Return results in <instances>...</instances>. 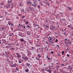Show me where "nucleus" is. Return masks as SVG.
<instances>
[{"label":"nucleus","instance_id":"nucleus-36","mask_svg":"<svg viewBox=\"0 0 73 73\" xmlns=\"http://www.w3.org/2000/svg\"><path fill=\"white\" fill-rule=\"evenodd\" d=\"M56 42H57V41H58V40L57 39H56Z\"/></svg>","mask_w":73,"mask_h":73},{"label":"nucleus","instance_id":"nucleus-10","mask_svg":"<svg viewBox=\"0 0 73 73\" xmlns=\"http://www.w3.org/2000/svg\"><path fill=\"white\" fill-rule=\"evenodd\" d=\"M55 16H56V18L57 19L58 17V14H57L56 15H55Z\"/></svg>","mask_w":73,"mask_h":73},{"label":"nucleus","instance_id":"nucleus-40","mask_svg":"<svg viewBox=\"0 0 73 73\" xmlns=\"http://www.w3.org/2000/svg\"><path fill=\"white\" fill-rule=\"evenodd\" d=\"M68 28H70V25H69L68 26Z\"/></svg>","mask_w":73,"mask_h":73},{"label":"nucleus","instance_id":"nucleus-6","mask_svg":"<svg viewBox=\"0 0 73 73\" xmlns=\"http://www.w3.org/2000/svg\"><path fill=\"white\" fill-rule=\"evenodd\" d=\"M25 54H23L22 55V58H23L24 59V58H25Z\"/></svg>","mask_w":73,"mask_h":73},{"label":"nucleus","instance_id":"nucleus-59","mask_svg":"<svg viewBox=\"0 0 73 73\" xmlns=\"http://www.w3.org/2000/svg\"><path fill=\"white\" fill-rule=\"evenodd\" d=\"M71 36H73V34H71Z\"/></svg>","mask_w":73,"mask_h":73},{"label":"nucleus","instance_id":"nucleus-25","mask_svg":"<svg viewBox=\"0 0 73 73\" xmlns=\"http://www.w3.org/2000/svg\"><path fill=\"white\" fill-rule=\"evenodd\" d=\"M68 9H70V10H72V9H71V8L69 7H68Z\"/></svg>","mask_w":73,"mask_h":73},{"label":"nucleus","instance_id":"nucleus-62","mask_svg":"<svg viewBox=\"0 0 73 73\" xmlns=\"http://www.w3.org/2000/svg\"><path fill=\"white\" fill-rule=\"evenodd\" d=\"M8 46H6V48H8Z\"/></svg>","mask_w":73,"mask_h":73},{"label":"nucleus","instance_id":"nucleus-37","mask_svg":"<svg viewBox=\"0 0 73 73\" xmlns=\"http://www.w3.org/2000/svg\"><path fill=\"white\" fill-rule=\"evenodd\" d=\"M51 53L52 54H53L54 52H53V51H51Z\"/></svg>","mask_w":73,"mask_h":73},{"label":"nucleus","instance_id":"nucleus-45","mask_svg":"<svg viewBox=\"0 0 73 73\" xmlns=\"http://www.w3.org/2000/svg\"><path fill=\"white\" fill-rule=\"evenodd\" d=\"M8 24L9 25H10L11 24V23H8Z\"/></svg>","mask_w":73,"mask_h":73},{"label":"nucleus","instance_id":"nucleus-43","mask_svg":"<svg viewBox=\"0 0 73 73\" xmlns=\"http://www.w3.org/2000/svg\"><path fill=\"white\" fill-rule=\"evenodd\" d=\"M27 27L28 28H30V26L29 25L27 26Z\"/></svg>","mask_w":73,"mask_h":73},{"label":"nucleus","instance_id":"nucleus-16","mask_svg":"<svg viewBox=\"0 0 73 73\" xmlns=\"http://www.w3.org/2000/svg\"><path fill=\"white\" fill-rule=\"evenodd\" d=\"M51 66V67L52 68V67L53 66V63H52Z\"/></svg>","mask_w":73,"mask_h":73},{"label":"nucleus","instance_id":"nucleus-30","mask_svg":"<svg viewBox=\"0 0 73 73\" xmlns=\"http://www.w3.org/2000/svg\"><path fill=\"white\" fill-rule=\"evenodd\" d=\"M48 72L49 73H51V70H49V71H48Z\"/></svg>","mask_w":73,"mask_h":73},{"label":"nucleus","instance_id":"nucleus-27","mask_svg":"<svg viewBox=\"0 0 73 73\" xmlns=\"http://www.w3.org/2000/svg\"><path fill=\"white\" fill-rule=\"evenodd\" d=\"M46 58H47L48 59H50V58H48V55H47V56H46Z\"/></svg>","mask_w":73,"mask_h":73},{"label":"nucleus","instance_id":"nucleus-42","mask_svg":"<svg viewBox=\"0 0 73 73\" xmlns=\"http://www.w3.org/2000/svg\"><path fill=\"white\" fill-rule=\"evenodd\" d=\"M64 53V51H63L62 52V54H63Z\"/></svg>","mask_w":73,"mask_h":73},{"label":"nucleus","instance_id":"nucleus-55","mask_svg":"<svg viewBox=\"0 0 73 73\" xmlns=\"http://www.w3.org/2000/svg\"><path fill=\"white\" fill-rule=\"evenodd\" d=\"M62 65L63 66H65V65H64L63 64H62Z\"/></svg>","mask_w":73,"mask_h":73},{"label":"nucleus","instance_id":"nucleus-64","mask_svg":"<svg viewBox=\"0 0 73 73\" xmlns=\"http://www.w3.org/2000/svg\"><path fill=\"white\" fill-rule=\"evenodd\" d=\"M71 29H72L73 30V28H72V27L71 28Z\"/></svg>","mask_w":73,"mask_h":73},{"label":"nucleus","instance_id":"nucleus-2","mask_svg":"<svg viewBox=\"0 0 73 73\" xmlns=\"http://www.w3.org/2000/svg\"><path fill=\"white\" fill-rule=\"evenodd\" d=\"M17 65H18L16 63H15L13 65H11L12 66H13V67H14V68H16V66H17Z\"/></svg>","mask_w":73,"mask_h":73},{"label":"nucleus","instance_id":"nucleus-32","mask_svg":"<svg viewBox=\"0 0 73 73\" xmlns=\"http://www.w3.org/2000/svg\"><path fill=\"white\" fill-rule=\"evenodd\" d=\"M18 61L20 64L21 63V61Z\"/></svg>","mask_w":73,"mask_h":73},{"label":"nucleus","instance_id":"nucleus-28","mask_svg":"<svg viewBox=\"0 0 73 73\" xmlns=\"http://www.w3.org/2000/svg\"><path fill=\"white\" fill-rule=\"evenodd\" d=\"M16 70H19V68H16Z\"/></svg>","mask_w":73,"mask_h":73},{"label":"nucleus","instance_id":"nucleus-14","mask_svg":"<svg viewBox=\"0 0 73 73\" xmlns=\"http://www.w3.org/2000/svg\"><path fill=\"white\" fill-rule=\"evenodd\" d=\"M32 50H34V49H35V47H32Z\"/></svg>","mask_w":73,"mask_h":73},{"label":"nucleus","instance_id":"nucleus-38","mask_svg":"<svg viewBox=\"0 0 73 73\" xmlns=\"http://www.w3.org/2000/svg\"><path fill=\"white\" fill-rule=\"evenodd\" d=\"M52 40V38H50V40L51 41V40Z\"/></svg>","mask_w":73,"mask_h":73},{"label":"nucleus","instance_id":"nucleus-51","mask_svg":"<svg viewBox=\"0 0 73 73\" xmlns=\"http://www.w3.org/2000/svg\"><path fill=\"white\" fill-rule=\"evenodd\" d=\"M37 46H40V45H37Z\"/></svg>","mask_w":73,"mask_h":73},{"label":"nucleus","instance_id":"nucleus-60","mask_svg":"<svg viewBox=\"0 0 73 73\" xmlns=\"http://www.w3.org/2000/svg\"><path fill=\"white\" fill-rule=\"evenodd\" d=\"M49 70H46V71H47V72H49Z\"/></svg>","mask_w":73,"mask_h":73},{"label":"nucleus","instance_id":"nucleus-39","mask_svg":"<svg viewBox=\"0 0 73 73\" xmlns=\"http://www.w3.org/2000/svg\"><path fill=\"white\" fill-rule=\"evenodd\" d=\"M22 18H23V19H24V18H25V16H23L22 17Z\"/></svg>","mask_w":73,"mask_h":73},{"label":"nucleus","instance_id":"nucleus-9","mask_svg":"<svg viewBox=\"0 0 73 73\" xmlns=\"http://www.w3.org/2000/svg\"><path fill=\"white\" fill-rule=\"evenodd\" d=\"M25 72H29V70L28 69V68L26 70H25Z\"/></svg>","mask_w":73,"mask_h":73},{"label":"nucleus","instance_id":"nucleus-44","mask_svg":"<svg viewBox=\"0 0 73 73\" xmlns=\"http://www.w3.org/2000/svg\"><path fill=\"white\" fill-rule=\"evenodd\" d=\"M30 10H31V11H34V10H32L31 9H29Z\"/></svg>","mask_w":73,"mask_h":73},{"label":"nucleus","instance_id":"nucleus-3","mask_svg":"<svg viewBox=\"0 0 73 73\" xmlns=\"http://www.w3.org/2000/svg\"><path fill=\"white\" fill-rule=\"evenodd\" d=\"M44 3H45V4H46V3L48 2L47 1V0H44Z\"/></svg>","mask_w":73,"mask_h":73},{"label":"nucleus","instance_id":"nucleus-54","mask_svg":"<svg viewBox=\"0 0 73 73\" xmlns=\"http://www.w3.org/2000/svg\"><path fill=\"white\" fill-rule=\"evenodd\" d=\"M49 67H50V68H52V67H51V65H50V66H49Z\"/></svg>","mask_w":73,"mask_h":73},{"label":"nucleus","instance_id":"nucleus-48","mask_svg":"<svg viewBox=\"0 0 73 73\" xmlns=\"http://www.w3.org/2000/svg\"><path fill=\"white\" fill-rule=\"evenodd\" d=\"M39 57V58H40V57H41V56L40 55H39V56H38Z\"/></svg>","mask_w":73,"mask_h":73},{"label":"nucleus","instance_id":"nucleus-11","mask_svg":"<svg viewBox=\"0 0 73 73\" xmlns=\"http://www.w3.org/2000/svg\"><path fill=\"white\" fill-rule=\"evenodd\" d=\"M25 24H26L27 25H28L29 23V22L27 21L26 22H25Z\"/></svg>","mask_w":73,"mask_h":73},{"label":"nucleus","instance_id":"nucleus-13","mask_svg":"<svg viewBox=\"0 0 73 73\" xmlns=\"http://www.w3.org/2000/svg\"><path fill=\"white\" fill-rule=\"evenodd\" d=\"M46 4H47L48 6H49V5H50V3H49L48 2Z\"/></svg>","mask_w":73,"mask_h":73},{"label":"nucleus","instance_id":"nucleus-4","mask_svg":"<svg viewBox=\"0 0 73 73\" xmlns=\"http://www.w3.org/2000/svg\"><path fill=\"white\" fill-rule=\"evenodd\" d=\"M67 68V69H70L71 70H72V68L70 67V66H68V67Z\"/></svg>","mask_w":73,"mask_h":73},{"label":"nucleus","instance_id":"nucleus-29","mask_svg":"<svg viewBox=\"0 0 73 73\" xmlns=\"http://www.w3.org/2000/svg\"><path fill=\"white\" fill-rule=\"evenodd\" d=\"M23 43H24V44H26V41H24L23 42Z\"/></svg>","mask_w":73,"mask_h":73},{"label":"nucleus","instance_id":"nucleus-61","mask_svg":"<svg viewBox=\"0 0 73 73\" xmlns=\"http://www.w3.org/2000/svg\"><path fill=\"white\" fill-rule=\"evenodd\" d=\"M23 28H25V26H24Z\"/></svg>","mask_w":73,"mask_h":73},{"label":"nucleus","instance_id":"nucleus-63","mask_svg":"<svg viewBox=\"0 0 73 73\" xmlns=\"http://www.w3.org/2000/svg\"><path fill=\"white\" fill-rule=\"evenodd\" d=\"M38 1H40V0H38Z\"/></svg>","mask_w":73,"mask_h":73},{"label":"nucleus","instance_id":"nucleus-1","mask_svg":"<svg viewBox=\"0 0 73 73\" xmlns=\"http://www.w3.org/2000/svg\"><path fill=\"white\" fill-rule=\"evenodd\" d=\"M16 54L17 55L16 57H17L18 58H20V57H21V55L20 54H19L18 53H17Z\"/></svg>","mask_w":73,"mask_h":73},{"label":"nucleus","instance_id":"nucleus-56","mask_svg":"<svg viewBox=\"0 0 73 73\" xmlns=\"http://www.w3.org/2000/svg\"><path fill=\"white\" fill-rule=\"evenodd\" d=\"M46 42V44H48V43L47 42Z\"/></svg>","mask_w":73,"mask_h":73},{"label":"nucleus","instance_id":"nucleus-8","mask_svg":"<svg viewBox=\"0 0 73 73\" xmlns=\"http://www.w3.org/2000/svg\"><path fill=\"white\" fill-rule=\"evenodd\" d=\"M27 3L28 4H32V3L31 2H27Z\"/></svg>","mask_w":73,"mask_h":73},{"label":"nucleus","instance_id":"nucleus-34","mask_svg":"<svg viewBox=\"0 0 73 73\" xmlns=\"http://www.w3.org/2000/svg\"><path fill=\"white\" fill-rule=\"evenodd\" d=\"M11 49H13V50H15V48L12 47Z\"/></svg>","mask_w":73,"mask_h":73},{"label":"nucleus","instance_id":"nucleus-41","mask_svg":"<svg viewBox=\"0 0 73 73\" xmlns=\"http://www.w3.org/2000/svg\"><path fill=\"white\" fill-rule=\"evenodd\" d=\"M21 35H19V36H21V37H23V36H21Z\"/></svg>","mask_w":73,"mask_h":73},{"label":"nucleus","instance_id":"nucleus-19","mask_svg":"<svg viewBox=\"0 0 73 73\" xmlns=\"http://www.w3.org/2000/svg\"><path fill=\"white\" fill-rule=\"evenodd\" d=\"M27 65L28 66H29L30 65V64H27Z\"/></svg>","mask_w":73,"mask_h":73},{"label":"nucleus","instance_id":"nucleus-52","mask_svg":"<svg viewBox=\"0 0 73 73\" xmlns=\"http://www.w3.org/2000/svg\"><path fill=\"white\" fill-rule=\"evenodd\" d=\"M2 29H5V27H3V28Z\"/></svg>","mask_w":73,"mask_h":73},{"label":"nucleus","instance_id":"nucleus-50","mask_svg":"<svg viewBox=\"0 0 73 73\" xmlns=\"http://www.w3.org/2000/svg\"><path fill=\"white\" fill-rule=\"evenodd\" d=\"M34 4H35V5H37V3H35V2L34 3Z\"/></svg>","mask_w":73,"mask_h":73},{"label":"nucleus","instance_id":"nucleus-18","mask_svg":"<svg viewBox=\"0 0 73 73\" xmlns=\"http://www.w3.org/2000/svg\"><path fill=\"white\" fill-rule=\"evenodd\" d=\"M63 35H64L65 36H66V33L65 32H64V33L63 34Z\"/></svg>","mask_w":73,"mask_h":73},{"label":"nucleus","instance_id":"nucleus-49","mask_svg":"<svg viewBox=\"0 0 73 73\" xmlns=\"http://www.w3.org/2000/svg\"><path fill=\"white\" fill-rule=\"evenodd\" d=\"M12 35H13L11 34V35H10L9 36H12Z\"/></svg>","mask_w":73,"mask_h":73},{"label":"nucleus","instance_id":"nucleus-58","mask_svg":"<svg viewBox=\"0 0 73 73\" xmlns=\"http://www.w3.org/2000/svg\"><path fill=\"white\" fill-rule=\"evenodd\" d=\"M2 29V31H4V30H3V28H2V29Z\"/></svg>","mask_w":73,"mask_h":73},{"label":"nucleus","instance_id":"nucleus-15","mask_svg":"<svg viewBox=\"0 0 73 73\" xmlns=\"http://www.w3.org/2000/svg\"><path fill=\"white\" fill-rule=\"evenodd\" d=\"M38 8L39 9H40V5H38Z\"/></svg>","mask_w":73,"mask_h":73},{"label":"nucleus","instance_id":"nucleus-7","mask_svg":"<svg viewBox=\"0 0 73 73\" xmlns=\"http://www.w3.org/2000/svg\"><path fill=\"white\" fill-rule=\"evenodd\" d=\"M20 40H21V42H23V41H24V39H23V38H20Z\"/></svg>","mask_w":73,"mask_h":73},{"label":"nucleus","instance_id":"nucleus-23","mask_svg":"<svg viewBox=\"0 0 73 73\" xmlns=\"http://www.w3.org/2000/svg\"><path fill=\"white\" fill-rule=\"evenodd\" d=\"M24 59H26V60H27V59H28V58H27V57H25V58H24Z\"/></svg>","mask_w":73,"mask_h":73},{"label":"nucleus","instance_id":"nucleus-46","mask_svg":"<svg viewBox=\"0 0 73 73\" xmlns=\"http://www.w3.org/2000/svg\"><path fill=\"white\" fill-rule=\"evenodd\" d=\"M57 73V72H56V71H55L54 72V73Z\"/></svg>","mask_w":73,"mask_h":73},{"label":"nucleus","instance_id":"nucleus-24","mask_svg":"<svg viewBox=\"0 0 73 73\" xmlns=\"http://www.w3.org/2000/svg\"><path fill=\"white\" fill-rule=\"evenodd\" d=\"M67 57H69V56H70V55L69 54H67Z\"/></svg>","mask_w":73,"mask_h":73},{"label":"nucleus","instance_id":"nucleus-31","mask_svg":"<svg viewBox=\"0 0 73 73\" xmlns=\"http://www.w3.org/2000/svg\"><path fill=\"white\" fill-rule=\"evenodd\" d=\"M28 53L29 54H31V53H30V52H28Z\"/></svg>","mask_w":73,"mask_h":73},{"label":"nucleus","instance_id":"nucleus-21","mask_svg":"<svg viewBox=\"0 0 73 73\" xmlns=\"http://www.w3.org/2000/svg\"><path fill=\"white\" fill-rule=\"evenodd\" d=\"M34 26L36 27L37 26V25H36V24H34Z\"/></svg>","mask_w":73,"mask_h":73},{"label":"nucleus","instance_id":"nucleus-5","mask_svg":"<svg viewBox=\"0 0 73 73\" xmlns=\"http://www.w3.org/2000/svg\"><path fill=\"white\" fill-rule=\"evenodd\" d=\"M68 42H67V43H68V44H72V42H70V41L69 40H68Z\"/></svg>","mask_w":73,"mask_h":73},{"label":"nucleus","instance_id":"nucleus-33","mask_svg":"<svg viewBox=\"0 0 73 73\" xmlns=\"http://www.w3.org/2000/svg\"><path fill=\"white\" fill-rule=\"evenodd\" d=\"M30 44H31V45H33V42H30Z\"/></svg>","mask_w":73,"mask_h":73},{"label":"nucleus","instance_id":"nucleus-17","mask_svg":"<svg viewBox=\"0 0 73 73\" xmlns=\"http://www.w3.org/2000/svg\"><path fill=\"white\" fill-rule=\"evenodd\" d=\"M31 5H32V6H33V7H35V6H36V5H33V4H32Z\"/></svg>","mask_w":73,"mask_h":73},{"label":"nucleus","instance_id":"nucleus-12","mask_svg":"<svg viewBox=\"0 0 73 73\" xmlns=\"http://www.w3.org/2000/svg\"><path fill=\"white\" fill-rule=\"evenodd\" d=\"M46 28H49V25L48 24H47L45 26Z\"/></svg>","mask_w":73,"mask_h":73},{"label":"nucleus","instance_id":"nucleus-53","mask_svg":"<svg viewBox=\"0 0 73 73\" xmlns=\"http://www.w3.org/2000/svg\"><path fill=\"white\" fill-rule=\"evenodd\" d=\"M31 42V41H29V43L30 44L31 43V42Z\"/></svg>","mask_w":73,"mask_h":73},{"label":"nucleus","instance_id":"nucleus-47","mask_svg":"<svg viewBox=\"0 0 73 73\" xmlns=\"http://www.w3.org/2000/svg\"><path fill=\"white\" fill-rule=\"evenodd\" d=\"M11 25H12V26H13V23L11 24Z\"/></svg>","mask_w":73,"mask_h":73},{"label":"nucleus","instance_id":"nucleus-57","mask_svg":"<svg viewBox=\"0 0 73 73\" xmlns=\"http://www.w3.org/2000/svg\"><path fill=\"white\" fill-rule=\"evenodd\" d=\"M70 28H72V26H70Z\"/></svg>","mask_w":73,"mask_h":73},{"label":"nucleus","instance_id":"nucleus-26","mask_svg":"<svg viewBox=\"0 0 73 73\" xmlns=\"http://www.w3.org/2000/svg\"><path fill=\"white\" fill-rule=\"evenodd\" d=\"M9 47L11 46V45H12L11 44H9Z\"/></svg>","mask_w":73,"mask_h":73},{"label":"nucleus","instance_id":"nucleus-35","mask_svg":"<svg viewBox=\"0 0 73 73\" xmlns=\"http://www.w3.org/2000/svg\"><path fill=\"white\" fill-rule=\"evenodd\" d=\"M22 11H23V12H24V11L23 9H22V10H21V11L22 12Z\"/></svg>","mask_w":73,"mask_h":73},{"label":"nucleus","instance_id":"nucleus-22","mask_svg":"<svg viewBox=\"0 0 73 73\" xmlns=\"http://www.w3.org/2000/svg\"><path fill=\"white\" fill-rule=\"evenodd\" d=\"M57 46H58V48H59V49H60V46H58V45H57Z\"/></svg>","mask_w":73,"mask_h":73},{"label":"nucleus","instance_id":"nucleus-20","mask_svg":"<svg viewBox=\"0 0 73 73\" xmlns=\"http://www.w3.org/2000/svg\"><path fill=\"white\" fill-rule=\"evenodd\" d=\"M64 41H65V42H66V41H68V40H67V39H65Z\"/></svg>","mask_w":73,"mask_h":73}]
</instances>
